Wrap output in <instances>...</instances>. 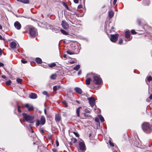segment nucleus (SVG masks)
I'll use <instances>...</instances> for the list:
<instances>
[{
  "label": "nucleus",
  "instance_id": "obj_32",
  "mask_svg": "<svg viewBox=\"0 0 152 152\" xmlns=\"http://www.w3.org/2000/svg\"><path fill=\"white\" fill-rule=\"evenodd\" d=\"M147 80L149 81L152 80V77L151 76H149L147 78Z\"/></svg>",
  "mask_w": 152,
  "mask_h": 152
},
{
  "label": "nucleus",
  "instance_id": "obj_34",
  "mask_svg": "<svg viewBox=\"0 0 152 152\" xmlns=\"http://www.w3.org/2000/svg\"><path fill=\"white\" fill-rule=\"evenodd\" d=\"M109 142L110 146H111L113 147L114 146V144L113 143H112L110 140H109Z\"/></svg>",
  "mask_w": 152,
  "mask_h": 152
},
{
  "label": "nucleus",
  "instance_id": "obj_38",
  "mask_svg": "<svg viewBox=\"0 0 152 152\" xmlns=\"http://www.w3.org/2000/svg\"><path fill=\"white\" fill-rule=\"evenodd\" d=\"M84 115L85 116H86L87 117H91V115L89 114H87L86 113H84Z\"/></svg>",
  "mask_w": 152,
  "mask_h": 152
},
{
  "label": "nucleus",
  "instance_id": "obj_18",
  "mask_svg": "<svg viewBox=\"0 0 152 152\" xmlns=\"http://www.w3.org/2000/svg\"><path fill=\"white\" fill-rule=\"evenodd\" d=\"M91 80V79L90 77L88 78L86 80V84L87 85H88L90 84V81Z\"/></svg>",
  "mask_w": 152,
  "mask_h": 152
},
{
  "label": "nucleus",
  "instance_id": "obj_52",
  "mask_svg": "<svg viewBox=\"0 0 152 152\" xmlns=\"http://www.w3.org/2000/svg\"><path fill=\"white\" fill-rule=\"evenodd\" d=\"M81 70H80L78 72V75H80L81 74Z\"/></svg>",
  "mask_w": 152,
  "mask_h": 152
},
{
  "label": "nucleus",
  "instance_id": "obj_31",
  "mask_svg": "<svg viewBox=\"0 0 152 152\" xmlns=\"http://www.w3.org/2000/svg\"><path fill=\"white\" fill-rule=\"evenodd\" d=\"M17 81L18 83H20L22 81V80L21 79L18 78L17 79Z\"/></svg>",
  "mask_w": 152,
  "mask_h": 152
},
{
  "label": "nucleus",
  "instance_id": "obj_4",
  "mask_svg": "<svg viewBox=\"0 0 152 152\" xmlns=\"http://www.w3.org/2000/svg\"><path fill=\"white\" fill-rule=\"evenodd\" d=\"M79 147L78 150L79 152H84L86 150V146L83 141L79 143Z\"/></svg>",
  "mask_w": 152,
  "mask_h": 152
},
{
  "label": "nucleus",
  "instance_id": "obj_53",
  "mask_svg": "<svg viewBox=\"0 0 152 152\" xmlns=\"http://www.w3.org/2000/svg\"><path fill=\"white\" fill-rule=\"evenodd\" d=\"M149 99H152V93L149 97Z\"/></svg>",
  "mask_w": 152,
  "mask_h": 152
},
{
  "label": "nucleus",
  "instance_id": "obj_8",
  "mask_svg": "<svg viewBox=\"0 0 152 152\" xmlns=\"http://www.w3.org/2000/svg\"><path fill=\"white\" fill-rule=\"evenodd\" d=\"M61 25L63 28L64 29L67 30L69 28V25L64 20L62 21Z\"/></svg>",
  "mask_w": 152,
  "mask_h": 152
},
{
  "label": "nucleus",
  "instance_id": "obj_43",
  "mask_svg": "<svg viewBox=\"0 0 152 152\" xmlns=\"http://www.w3.org/2000/svg\"><path fill=\"white\" fill-rule=\"evenodd\" d=\"M74 133L75 135V136L77 137H78L79 136L78 134L76 132H74Z\"/></svg>",
  "mask_w": 152,
  "mask_h": 152
},
{
  "label": "nucleus",
  "instance_id": "obj_45",
  "mask_svg": "<svg viewBox=\"0 0 152 152\" xmlns=\"http://www.w3.org/2000/svg\"><path fill=\"white\" fill-rule=\"evenodd\" d=\"M40 132L41 133L43 134L44 132V131L43 129H41L40 131Z\"/></svg>",
  "mask_w": 152,
  "mask_h": 152
},
{
  "label": "nucleus",
  "instance_id": "obj_40",
  "mask_svg": "<svg viewBox=\"0 0 152 152\" xmlns=\"http://www.w3.org/2000/svg\"><path fill=\"white\" fill-rule=\"evenodd\" d=\"M21 62L23 64H25L27 63V61H26L24 60H21Z\"/></svg>",
  "mask_w": 152,
  "mask_h": 152
},
{
  "label": "nucleus",
  "instance_id": "obj_5",
  "mask_svg": "<svg viewBox=\"0 0 152 152\" xmlns=\"http://www.w3.org/2000/svg\"><path fill=\"white\" fill-rule=\"evenodd\" d=\"M93 82L96 84H100L102 81L99 76L95 75L93 77Z\"/></svg>",
  "mask_w": 152,
  "mask_h": 152
},
{
  "label": "nucleus",
  "instance_id": "obj_16",
  "mask_svg": "<svg viewBox=\"0 0 152 152\" xmlns=\"http://www.w3.org/2000/svg\"><path fill=\"white\" fill-rule=\"evenodd\" d=\"M75 91L79 94H81L82 93V90L79 88H75Z\"/></svg>",
  "mask_w": 152,
  "mask_h": 152
},
{
  "label": "nucleus",
  "instance_id": "obj_6",
  "mask_svg": "<svg viewBox=\"0 0 152 152\" xmlns=\"http://www.w3.org/2000/svg\"><path fill=\"white\" fill-rule=\"evenodd\" d=\"M29 32L30 35L32 37H35L37 34V30L33 27L30 28Z\"/></svg>",
  "mask_w": 152,
  "mask_h": 152
},
{
  "label": "nucleus",
  "instance_id": "obj_44",
  "mask_svg": "<svg viewBox=\"0 0 152 152\" xmlns=\"http://www.w3.org/2000/svg\"><path fill=\"white\" fill-rule=\"evenodd\" d=\"M74 2L76 3L77 4L79 2L78 0H73Z\"/></svg>",
  "mask_w": 152,
  "mask_h": 152
},
{
  "label": "nucleus",
  "instance_id": "obj_19",
  "mask_svg": "<svg viewBox=\"0 0 152 152\" xmlns=\"http://www.w3.org/2000/svg\"><path fill=\"white\" fill-rule=\"evenodd\" d=\"M17 1L25 4H28L29 3V0H17Z\"/></svg>",
  "mask_w": 152,
  "mask_h": 152
},
{
  "label": "nucleus",
  "instance_id": "obj_24",
  "mask_svg": "<svg viewBox=\"0 0 152 152\" xmlns=\"http://www.w3.org/2000/svg\"><path fill=\"white\" fill-rule=\"evenodd\" d=\"M81 108V107H79L78 108H77V110H76V113L77 114V116L78 117H79L80 116V109Z\"/></svg>",
  "mask_w": 152,
  "mask_h": 152
},
{
  "label": "nucleus",
  "instance_id": "obj_13",
  "mask_svg": "<svg viewBox=\"0 0 152 152\" xmlns=\"http://www.w3.org/2000/svg\"><path fill=\"white\" fill-rule=\"evenodd\" d=\"M61 119V116L59 113L57 114L55 116V120L56 122H59Z\"/></svg>",
  "mask_w": 152,
  "mask_h": 152
},
{
  "label": "nucleus",
  "instance_id": "obj_54",
  "mask_svg": "<svg viewBox=\"0 0 152 152\" xmlns=\"http://www.w3.org/2000/svg\"><path fill=\"white\" fill-rule=\"evenodd\" d=\"M0 40H4V39L0 35Z\"/></svg>",
  "mask_w": 152,
  "mask_h": 152
},
{
  "label": "nucleus",
  "instance_id": "obj_55",
  "mask_svg": "<svg viewBox=\"0 0 152 152\" xmlns=\"http://www.w3.org/2000/svg\"><path fill=\"white\" fill-rule=\"evenodd\" d=\"M1 77L4 79H5L6 78V77L4 75H2Z\"/></svg>",
  "mask_w": 152,
  "mask_h": 152
},
{
  "label": "nucleus",
  "instance_id": "obj_48",
  "mask_svg": "<svg viewBox=\"0 0 152 152\" xmlns=\"http://www.w3.org/2000/svg\"><path fill=\"white\" fill-rule=\"evenodd\" d=\"M4 66L3 63L0 62V67H2Z\"/></svg>",
  "mask_w": 152,
  "mask_h": 152
},
{
  "label": "nucleus",
  "instance_id": "obj_2",
  "mask_svg": "<svg viewBox=\"0 0 152 152\" xmlns=\"http://www.w3.org/2000/svg\"><path fill=\"white\" fill-rule=\"evenodd\" d=\"M23 116L24 120L31 124H33L34 123L33 120L34 119V116H32L25 113H23Z\"/></svg>",
  "mask_w": 152,
  "mask_h": 152
},
{
  "label": "nucleus",
  "instance_id": "obj_56",
  "mask_svg": "<svg viewBox=\"0 0 152 152\" xmlns=\"http://www.w3.org/2000/svg\"><path fill=\"white\" fill-rule=\"evenodd\" d=\"M2 50L0 48V56L2 54Z\"/></svg>",
  "mask_w": 152,
  "mask_h": 152
},
{
  "label": "nucleus",
  "instance_id": "obj_11",
  "mask_svg": "<svg viewBox=\"0 0 152 152\" xmlns=\"http://www.w3.org/2000/svg\"><path fill=\"white\" fill-rule=\"evenodd\" d=\"M125 37L127 39V40H125L126 41H129L131 40L130 32L129 31H127L125 32Z\"/></svg>",
  "mask_w": 152,
  "mask_h": 152
},
{
  "label": "nucleus",
  "instance_id": "obj_36",
  "mask_svg": "<svg viewBox=\"0 0 152 152\" xmlns=\"http://www.w3.org/2000/svg\"><path fill=\"white\" fill-rule=\"evenodd\" d=\"M20 106H18V111L19 113H21V110L20 109Z\"/></svg>",
  "mask_w": 152,
  "mask_h": 152
},
{
  "label": "nucleus",
  "instance_id": "obj_10",
  "mask_svg": "<svg viewBox=\"0 0 152 152\" xmlns=\"http://www.w3.org/2000/svg\"><path fill=\"white\" fill-rule=\"evenodd\" d=\"M15 28L18 30H20L21 28V25L20 23L18 21L15 22L14 24Z\"/></svg>",
  "mask_w": 152,
  "mask_h": 152
},
{
  "label": "nucleus",
  "instance_id": "obj_49",
  "mask_svg": "<svg viewBox=\"0 0 152 152\" xmlns=\"http://www.w3.org/2000/svg\"><path fill=\"white\" fill-rule=\"evenodd\" d=\"M74 143H75L77 141V140L76 139H74L72 141Z\"/></svg>",
  "mask_w": 152,
  "mask_h": 152
},
{
  "label": "nucleus",
  "instance_id": "obj_63",
  "mask_svg": "<svg viewBox=\"0 0 152 152\" xmlns=\"http://www.w3.org/2000/svg\"><path fill=\"white\" fill-rule=\"evenodd\" d=\"M64 2L63 3V5L65 6V5L64 4Z\"/></svg>",
  "mask_w": 152,
  "mask_h": 152
},
{
  "label": "nucleus",
  "instance_id": "obj_28",
  "mask_svg": "<svg viewBox=\"0 0 152 152\" xmlns=\"http://www.w3.org/2000/svg\"><path fill=\"white\" fill-rule=\"evenodd\" d=\"M80 66L79 65H77L76 66H75L74 68L73 69L74 70H77L80 68Z\"/></svg>",
  "mask_w": 152,
  "mask_h": 152
},
{
  "label": "nucleus",
  "instance_id": "obj_15",
  "mask_svg": "<svg viewBox=\"0 0 152 152\" xmlns=\"http://www.w3.org/2000/svg\"><path fill=\"white\" fill-rule=\"evenodd\" d=\"M37 97V95L34 93H31L29 95V97L32 99H36Z\"/></svg>",
  "mask_w": 152,
  "mask_h": 152
},
{
  "label": "nucleus",
  "instance_id": "obj_39",
  "mask_svg": "<svg viewBox=\"0 0 152 152\" xmlns=\"http://www.w3.org/2000/svg\"><path fill=\"white\" fill-rule=\"evenodd\" d=\"M52 151L53 152H58V151H57V150L55 148L52 149Z\"/></svg>",
  "mask_w": 152,
  "mask_h": 152
},
{
  "label": "nucleus",
  "instance_id": "obj_7",
  "mask_svg": "<svg viewBox=\"0 0 152 152\" xmlns=\"http://www.w3.org/2000/svg\"><path fill=\"white\" fill-rule=\"evenodd\" d=\"M110 36L111 38H110V40L111 41L113 42H115L118 39L119 35L117 34L115 35L111 34Z\"/></svg>",
  "mask_w": 152,
  "mask_h": 152
},
{
  "label": "nucleus",
  "instance_id": "obj_1",
  "mask_svg": "<svg viewBox=\"0 0 152 152\" xmlns=\"http://www.w3.org/2000/svg\"><path fill=\"white\" fill-rule=\"evenodd\" d=\"M142 128L146 133H149L152 131V126L148 123H143L142 125Z\"/></svg>",
  "mask_w": 152,
  "mask_h": 152
},
{
  "label": "nucleus",
  "instance_id": "obj_30",
  "mask_svg": "<svg viewBox=\"0 0 152 152\" xmlns=\"http://www.w3.org/2000/svg\"><path fill=\"white\" fill-rule=\"evenodd\" d=\"M11 83V81L10 80H9L6 82V84L7 85H10Z\"/></svg>",
  "mask_w": 152,
  "mask_h": 152
},
{
  "label": "nucleus",
  "instance_id": "obj_25",
  "mask_svg": "<svg viewBox=\"0 0 152 152\" xmlns=\"http://www.w3.org/2000/svg\"><path fill=\"white\" fill-rule=\"evenodd\" d=\"M66 53L67 54L69 55H72L74 54V52L71 51L70 50H68L66 51Z\"/></svg>",
  "mask_w": 152,
  "mask_h": 152
},
{
  "label": "nucleus",
  "instance_id": "obj_37",
  "mask_svg": "<svg viewBox=\"0 0 152 152\" xmlns=\"http://www.w3.org/2000/svg\"><path fill=\"white\" fill-rule=\"evenodd\" d=\"M131 32L132 34H135L136 33V32L134 30H132Z\"/></svg>",
  "mask_w": 152,
  "mask_h": 152
},
{
  "label": "nucleus",
  "instance_id": "obj_12",
  "mask_svg": "<svg viewBox=\"0 0 152 152\" xmlns=\"http://www.w3.org/2000/svg\"><path fill=\"white\" fill-rule=\"evenodd\" d=\"M25 107L27 108L28 109V110L29 111L34 109L33 106L32 105H30L28 104H26L25 105Z\"/></svg>",
  "mask_w": 152,
  "mask_h": 152
},
{
  "label": "nucleus",
  "instance_id": "obj_17",
  "mask_svg": "<svg viewBox=\"0 0 152 152\" xmlns=\"http://www.w3.org/2000/svg\"><path fill=\"white\" fill-rule=\"evenodd\" d=\"M61 88V86L60 85H56L54 86L53 87V90L54 91H56L57 90L60 88Z\"/></svg>",
  "mask_w": 152,
  "mask_h": 152
},
{
  "label": "nucleus",
  "instance_id": "obj_61",
  "mask_svg": "<svg viewBox=\"0 0 152 152\" xmlns=\"http://www.w3.org/2000/svg\"><path fill=\"white\" fill-rule=\"evenodd\" d=\"M76 102L78 104H80V102L78 101H76Z\"/></svg>",
  "mask_w": 152,
  "mask_h": 152
},
{
  "label": "nucleus",
  "instance_id": "obj_47",
  "mask_svg": "<svg viewBox=\"0 0 152 152\" xmlns=\"http://www.w3.org/2000/svg\"><path fill=\"white\" fill-rule=\"evenodd\" d=\"M82 8V6L81 5H79L77 7L78 9H81Z\"/></svg>",
  "mask_w": 152,
  "mask_h": 152
},
{
  "label": "nucleus",
  "instance_id": "obj_29",
  "mask_svg": "<svg viewBox=\"0 0 152 152\" xmlns=\"http://www.w3.org/2000/svg\"><path fill=\"white\" fill-rule=\"evenodd\" d=\"M62 103L65 105V107H66L68 106V104L66 101H64L62 102Z\"/></svg>",
  "mask_w": 152,
  "mask_h": 152
},
{
  "label": "nucleus",
  "instance_id": "obj_22",
  "mask_svg": "<svg viewBox=\"0 0 152 152\" xmlns=\"http://www.w3.org/2000/svg\"><path fill=\"white\" fill-rule=\"evenodd\" d=\"M98 117L100 119L101 122H103L104 121V119L103 117L101 115H98Z\"/></svg>",
  "mask_w": 152,
  "mask_h": 152
},
{
  "label": "nucleus",
  "instance_id": "obj_62",
  "mask_svg": "<svg viewBox=\"0 0 152 152\" xmlns=\"http://www.w3.org/2000/svg\"><path fill=\"white\" fill-rule=\"evenodd\" d=\"M111 29H113V27L112 26V27H111Z\"/></svg>",
  "mask_w": 152,
  "mask_h": 152
},
{
  "label": "nucleus",
  "instance_id": "obj_60",
  "mask_svg": "<svg viewBox=\"0 0 152 152\" xmlns=\"http://www.w3.org/2000/svg\"><path fill=\"white\" fill-rule=\"evenodd\" d=\"M2 26L0 25V29H2Z\"/></svg>",
  "mask_w": 152,
  "mask_h": 152
},
{
  "label": "nucleus",
  "instance_id": "obj_14",
  "mask_svg": "<svg viewBox=\"0 0 152 152\" xmlns=\"http://www.w3.org/2000/svg\"><path fill=\"white\" fill-rule=\"evenodd\" d=\"M17 45V43L15 42H12L10 43V47L12 49L15 48Z\"/></svg>",
  "mask_w": 152,
  "mask_h": 152
},
{
  "label": "nucleus",
  "instance_id": "obj_50",
  "mask_svg": "<svg viewBox=\"0 0 152 152\" xmlns=\"http://www.w3.org/2000/svg\"><path fill=\"white\" fill-rule=\"evenodd\" d=\"M117 0H114L113 1V4L114 5L116 3Z\"/></svg>",
  "mask_w": 152,
  "mask_h": 152
},
{
  "label": "nucleus",
  "instance_id": "obj_51",
  "mask_svg": "<svg viewBox=\"0 0 152 152\" xmlns=\"http://www.w3.org/2000/svg\"><path fill=\"white\" fill-rule=\"evenodd\" d=\"M137 22H138V24L139 25H140V24H141V22H140V20L139 19H138L137 20Z\"/></svg>",
  "mask_w": 152,
  "mask_h": 152
},
{
  "label": "nucleus",
  "instance_id": "obj_46",
  "mask_svg": "<svg viewBox=\"0 0 152 152\" xmlns=\"http://www.w3.org/2000/svg\"><path fill=\"white\" fill-rule=\"evenodd\" d=\"M64 4L65 5V6L66 7V9L68 10H69V7L67 6V5L65 3H64Z\"/></svg>",
  "mask_w": 152,
  "mask_h": 152
},
{
  "label": "nucleus",
  "instance_id": "obj_57",
  "mask_svg": "<svg viewBox=\"0 0 152 152\" xmlns=\"http://www.w3.org/2000/svg\"><path fill=\"white\" fill-rule=\"evenodd\" d=\"M145 146L146 148H147L148 147H150V146L149 145H148L147 143L146 144V145Z\"/></svg>",
  "mask_w": 152,
  "mask_h": 152
},
{
  "label": "nucleus",
  "instance_id": "obj_33",
  "mask_svg": "<svg viewBox=\"0 0 152 152\" xmlns=\"http://www.w3.org/2000/svg\"><path fill=\"white\" fill-rule=\"evenodd\" d=\"M44 95H46L47 97H48L49 96L48 95L47 92L46 91H44L42 93Z\"/></svg>",
  "mask_w": 152,
  "mask_h": 152
},
{
  "label": "nucleus",
  "instance_id": "obj_9",
  "mask_svg": "<svg viewBox=\"0 0 152 152\" xmlns=\"http://www.w3.org/2000/svg\"><path fill=\"white\" fill-rule=\"evenodd\" d=\"M89 104L91 107H93L95 104V99L93 97H91L88 98Z\"/></svg>",
  "mask_w": 152,
  "mask_h": 152
},
{
  "label": "nucleus",
  "instance_id": "obj_42",
  "mask_svg": "<svg viewBox=\"0 0 152 152\" xmlns=\"http://www.w3.org/2000/svg\"><path fill=\"white\" fill-rule=\"evenodd\" d=\"M56 144L57 147H58L59 145L58 142L57 140L56 141Z\"/></svg>",
  "mask_w": 152,
  "mask_h": 152
},
{
  "label": "nucleus",
  "instance_id": "obj_59",
  "mask_svg": "<svg viewBox=\"0 0 152 152\" xmlns=\"http://www.w3.org/2000/svg\"><path fill=\"white\" fill-rule=\"evenodd\" d=\"M44 112H45V113L46 114V109H45L44 110Z\"/></svg>",
  "mask_w": 152,
  "mask_h": 152
},
{
  "label": "nucleus",
  "instance_id": "obj_3",
  "mask_svg": "<svg viewBox=\"0 0 152 152\" xmlns=\"http://www.w3.org/2000/svg\"><path fill=\"white\" fill-rule=\"evenodd\" d=\"M45 123V119L44 116H41L40 121L39 119H37L36 121V126L37 127L40 124L44 125Z\"/></svg>",
  "mask_w": 152,
  "mask_h": 152
},
{
  "label": "nucleus",
  "instance_id": "obj_58",
  "mask_svg": "<svg viewBox=\"0 0 152 152\" xmlns=\"http://www.w3.org/2000/svg\"><path fill=\"white\" fill-rule=\"evenodd\" d=\"M64 57L65 58H66V54L64 55Z\"/></svg>",
  "mask_w": 152,
  "mask_h": 152
},
{
  "label": "nucleus",
  "instance_id": "obj_26",
  "mask_svg": "<svg viewBox=\"0 0 152 152\" xmlns=\"http://www.w3.org/2000/svg\"><path fill=\"white\" fill-rule=\"evenodd\" d=\"M56 66V64L54 63L49 64V66L51 68H53V67L55 66Z\"/></svg>",
  "mask_w": 152,
  "mask_h": 152
},
{
  "label": "nucleus",
  "instance_id": "obj_21",
  "mask_svg": "<svg viewBox=\"0 0 152 152\" xmlns=\"http://www.w3.org/2000/svg\"><path fill=\"white\" fill-rule=\"evenodd\" d=\"M36 62L38 64H40L42 62V60L39 58H37L35 59Z\"/></svg>",
  "mask_w": 152,
  "mask_h": 152
},
{
  "label": "nucleus",
  "instance_id": "obj_35",
  "mask_svg": "<svg viewBox=\"0 0 152 152\" xmlns=\"http://www.w3.org/2000/svg\"><path fill=\"white\" fill-rule=\"evenodd\" d=\"M123 40L122 39H120L119 40L118 44H121L122 43Z\"/></svg>",
  "mask_w": 152,
  "mask_h": 152
},
{
  "label": "nucleus",
  "instance_id": "obj_23",
  "mask_svg": "<svg viewBox=\"0 0 152 152\" xmlns=\"http://www.w3.org/2000/svg\"><path fill=\"white\" fill-rule=\"evenodd\" d=\"M60 31L61 33L63 34H64L66 35H67L69 34L67 32L65 31L63 29H61Z\"/></svg>",
  "mask_w": 152,
  "mask_h": 152
},
{
  "label": "nucleus",
  "instance_id": "obj_64",
  "mask_svg": "<svg viewBox=\"0 0 152 152\" xmlns=\"http://www.w3.org/2000/svg\"><path fill=\"white\" fill-rule=\"evenodd\" d=\"M151 145H152V144H151Z\"/></svg>",
  "mask_w": 152,
  "mask_h": 152
},
{
  "label": "nucleus",
  "instance_id": "obj_27",
  "mask_svg": "<svg viewBox=\"0 0 152 152\" xmlns=\"http://www.w3.org/2000/svg\"><path fill=\"white\" fill-rule=\"evenodd\" d=\"M56 77V76L55 74H53L51 75L50 76L51 79H55Z\"/></svg>",
  "mask_w": 152,
  "mask_h": 152
},
{
  "label": "nucleus",
  "instance_id": "obj_20",
  "mask_svg": "<svg viewBox=\"0 0 152 152\" xmlns=\"http://www.w3.org/2000/svg\"><path fill=\"white\" fill-rule=\"evenodd\" d=\"M113 11L110 10L109 12V15L110 18H111L113 16Z\"/></svg>",
  "mask_w": 152,
  "mask_h": 152
},
{
  "label": "nucleus",
  "instance_id": "obj_41",
  "mask_svg": "<svg viewBox=\"0 0 152 152\" xmlns=\"http://www.w3.org/2000/svg\"><path fill=\"white\" fill-rule=\"evenodd\" d=\"M95 121L98 123H99V121L98 118H96L95 119Z\"/></svg>",
  "mask_w": 152,
  "mask_h": 152
}]
</instances>
